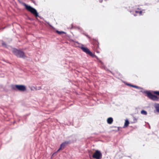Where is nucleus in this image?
I'll return each mask as SVG.
<instances>
[{
	"label": "nucleus",
	"instance_id": "nucleus-14",
	"mask_svg": "<svg viewBox=\"0 0 159 159\" xmlns=\"http://www.w3.org/2000/svg\"><path fill=\"white\" fill-rule=\"evenodd\" d=\"M135 12L136 13H139L140 14V15H141L142 13V11H135Z\"/></svg>",
	"mask_w": 159,
	"mask_h": 159
},
{
	"label": "nucleus",
	"instance_id": "nucleus-4",
	"mask_svg": "<svg viewBox=\"0 0 159 159\" xmlns=\"http://www.w3.org/2000/svg\"><path fill=\"white\" fill-rule=\"evenodd\" d=\"M12 89L16 90L17 89L20 91H24L26 90V88L25 85H14L11 86Z\"/></svg>",
	"mask_w": 159,
	"mask_h": 159
},
{
	"label": "nucleus",
	"instance_id": "nucleus-3",
	"mask_svg": "<svg viewBox=\"0 0 159 159\" xmlns=\"http://www.w3.org/2000/svg\"><path fill=\"white\" fill-rule=\"evenodd\" d=\"M80 48L84 52L87 54L93 57H95L97 59H98V57L94 54H93L87 48L82 46Z\"/></svg>",
	"mask_w": 159,
	"mask_h": 159
},
{
	"label": "nucleus",
	"instance_id": "nucleus-20",
	"mask_svg": "<svg viewBox=\"0 0 159 159\" xmlns=\"http://www.w3.org/2000/svg\"><path fill=\"white\" fill-rule=\"evenodd\" d=\"M134 118V120H136V119H135V118Z\"/></svg>",
	"mask_w": 159,
	"mask_h": 159
},
{
	"label": "nucleus",
	"instance_id": "nucleus-17",
	"mask_svg": "<svg viewBox=\"0 0 159 159\" xmlns=\"http://www.w3.org/2000/svg\"><path fill=\"white\" fill-rule=\"evenodd\" d=\"M99 1L100 2H102V0H99Z\"/></svg>",
	"mask_w": 159,
	"mask_h": 159
},
{
	"label": "nucleus",
	"instance_id": "nucleus-5",
	"mask_svg": "<svg viewBox=\"0 0 159 159\" xmlns=\"http://www.w3.org/2000/svg\"><path fill=\"white\" fill-rule=\"evenodd\" d=\"M102 154L99 151L96 150L93 155V157L96 159H101L102 157Z\"/></svg>",
	"mask_w": 159,
	"mask_h": 159
},
{
	"label": "nucleus",
	"instance_id": "nucleus-18",
	"mask_svg": "<svg viewBox=\"0 0 159 159\" xmlns=\"http://www.w3.org/2000/svg\"><path fill=\"white\" fill-rule=\"evenodd\" d=\"M86 36L87 37H88V38H89V37L88 36V35H86Z\"/></svg>",
	"mask_w": 159,
	"mask_h": 159
},
{
	"label": "nucleus",
	"instance_id": "nucleus-1",
	"mask_svg": "<svg viewBox=\"0 0 159 159\" xmlns=\"http://www.w3.org/2000/svg\"><path fill=\"white\" fill-rule=\"evenodd\" d=\"M18 1L20 4L25 7L27 10L34 15L36 17L39 16L38 13L35 8L32 7L30 6H28L25 3L22 2L21 0H18Z\"/></svg>",
	"mask_w": 159,
	"mask_h": 159
},
{
	"label": "nucleus",
	"instance_id": "nucleus-11",
	"mask_svg": "<svg viewBox=\"0 0 159 159\" xmlns=\"http://www.w3.org/2000/svg\"><path fill=\"white\" fill-rule=\"evenodd\" d=\"M129 124V121L127 120H126L123 127L125 128Z\"/></svg>",
	"mask_w": 159,
	"mask_h": 159
},
{
	"label": "nucleus",
	"instance_id": "nucleus-9",
	"mask_svg": "<svg viewBox=\"0 0 159 159\" xmlns=\"http://www.w3.org/2000/svg\"><path fill=\"white\" fill-rule=\"evenodd\" d=\"M155 107L157 111L159 112V104H156L155 105Z\"/></svg>",
	"mask_w": 159,
	"mask_h": 159
},
{
	"label": "nucleus",
	"instance_id": "nucleus-16",
	"mask_svg": "<svg viewBox=\"0 0 159 159\" xmlns=\"http://www.w3.org/2000/svg\"><path fill=\"white\" fill-rule=\"evenodd\" d=\"M2 45L4 46H5L6 45V44H5V43H4V42L2 43Z\"/></svg>",
	"mask_w": 159,
	"mask_h": 159
},
{
	"label": "nucleus",
	"instance_id": "nucleus-13",
	"mask_svg": "<svg viewBox=\"0 0 159 159\" xmlns=\"http://www.w3.org/2000/svg\"><path fill=\"white\" fill-rule=\"evenodd\" d=\"M57 33L59 34H63V33H65V32H63V31H58V30H57Z\"/></svg>",
	"mask_w": 159,
	"mask_h": 159
},
{
	"label": "nucleus",
	"instance_id": "nucleus-19",
	"mask_svg": "<svg viewBox=\"0 0 159 159\" xmlns=\"http://www.w3.org/2000/svg\"><path fill=\"white\" fill-rule=\"evenodd\" d=\"M47 23L48 24V25H49V22H47Z\"/></svg>",
	"mask_w": 159,
	"mask_h": 159
},
{
	"label": "nucleus",
	"instance_id": "nucleus-8",
	"mask_svg": "<svg viewBox=\"0 0 159 159\" xmlns=\"http://www.w3.org/2000/svg\"><path fill=\"white\" fill-rule=\"evenodd\" d=\"M113 121V118L112 117H109L107 119V122L108 124H111Z\"/></svg>",
	"mask_w": 159,
	"mask_h": 159
},
{
	"label": "nucleus",
	"instance_id": "nucleus-6",
	"mask_svg": "<svg viewBox=\"0 0 159 159\" xmlns=\"http://www.w3.org/2000/svg\"><path fill=\"white\" fill-rule=\"evenodd\" d=\"M69 143V141H66L65 142L62 143L60 145L59 148L57 150L56 152H55L53 153L52 155V157L54 155H56L57 153L59 152L60 150L63 149L65 147L66 145H67Z\"/></svg>",
	"mask_w": 159,
	"mask_h": 159
},
{
	"label": "nucleus",
	"instance_id": "nucleus-10",
	"mask_svg": "<svg viewBox=\"0 0 159 159\" xmlns=\"http://www.w3.org/2000/svg\"><path fill=\"white\" fill-rule=\"evenodd\" d=\"M128 85H129L131 87H133L134 88H136L138 89H140L141 88L140 87H139V86H137L135 85H132L130 84H128Z\"/></svg>",
	"mask_w": 159,
	"mask_h": 159
},
{
	"label": "nucleus",
	"instance_id": "nucleus-7",
	"mask_svg": "<svg viewBox=\"0 0 159 159\" xmlns=\"http://www.w3.org/2000/svg\"><path fill=\"white\" fill-rule=\"evenodd\" d=\"M147 96L154 101H157L158 100V98L155 95L152 94L151 93L149 92H146Z\"/></svg>",
	"mask_w": 159,
	"mask_h": 159
},
{
	"label": "nucleus",
	"instance_id": "nucleus-12",
	"mask_svg": "<svg viewBox=\"0 0 159 159\" xmlns=\"http://www.w3.org/2000/svg\"><path fill=\"white\" fill-rule=\"evenodd\" d=\"M141 113L143 115H146L147 114V112L144 110H142L141 112Z\"/></svg>",
	"mask_w": 159,
	"mask_h": 159
},
{
	"label": "nucleus",
	"instance_id": "nucleus-2",
	"mask_svg": "<svg viewBox=\"0 0 159 159\" xmlns=\"http://www.w3.org/2000/svg\"><path fill=\"white\" fill-rule=\"evenodd\" d=\"M12 52L18 57L25 58L26 57L24 52L21 50L14 48Z\"/></svg>",
	"mask_w": 159,
	"mask_h": 159
},
{
	"label": "nucleus",
	"instance_id": "nucleus-15",
	"mask_svg": "<svg viewBox=\"0 0 159 159\" xmlns=\"http://www.w3.org/2000/svg\"><path fill=\"white\" fill-rule=\"evenodd\" d=\"M154 93L158 95H159V91H154Z\"/></svg>",
	"mask_w": 159,
	"mask_h": 159
}]
</instances>
